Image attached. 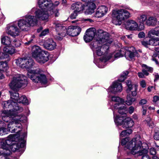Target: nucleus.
<instances>
[{
    "label": "nucleus",
    "instance_id": "23",
    "mask_svg": "<svg viewBox=\"0 0 159 159\" xmlns=\"http://www.w3.org/2000/svg\"><path fill=\"white\" fill-rule=\"evenodd\" d=\"M43 46L46 49L49 51H52L56 48L57 44L52 39H48L45 41Z\"/></svg>",
    "mask_w": 159,
    "mask_h": 159
},
{
    "label": "nucleus",
    "instance_id": "44",
    "mask_svg": "<svg viewBox=\"0 0 159 159\" xmlns=\"http://www.w3.org/2000/svg\"><path fill=\"white\" fill-rule=\"evenodd\" d=\"M128 74L129 72L128 71H124L118 79V81L120 82L123 81L126 78V76Z\"/></svg>",
    "mask_w": 159,
    "mask_h": 159
},
{
    "label": "nucleus",
    "instance_id": "51",
    "mask_svg": "<svg viewBox=\"0 0 159 159\" xmlns=\"http://www.w3.org/2000/svg\"><path fill=\"white\" fill-rule=\"evenodd\" d=\"M48 29H46L41 32L40 34H39V36L40 37L45 36L48 33Z\"/></svg>",
    "mask_w": 159,
    "mask_h": 159
},
{
    "label": "nucleus",
    "instance_id": "63",
    "mask_svg": "<svg viewBox=\"0 0 159 159\" xmlns=\"http://www.w3.org/2000/svg\"><path fill=\"white\" fill-rule=\"evenodd\" d=\"M159 100V97L157 96H155L153 98V102H156Z\"/></svg>",
    "mask_w": 159,
    "mask_h": 159
},
{
    "label": "nucleus",
    "instance_id": "41",
    "mask_svg": "<svg viewBox=\"0 0 159 159\" xmlns=\"http://www.w3.org/2000/svg\"><path fill=\"white\" fill-rule=\"evenodd\" d=\"M136 99L133 98L131 96L130 94L127 95V100L125 102V103L128 106L131 105L132 103L135 101Z\"/></svg>",
    "mask_w": 159,
    "mask_h": 159
},
{
    "label": "nucleus",
    "instance_id": "30",
    "mask_svg": "<svg viewBox=\"0 0 159 159\" xmlns=\"http://www.w3.org/2000/svg\"><path fill=\"white\" fill-rule=\"evenodd\" d=\"M52 5L51 6V10L50 11L51 13H52L51 14H54L55 17H57L60 15L59 9H57L56 10H54L53 8L57 7L59 4L60 2L58 1H56L54 3H53L52 1Z\"/></svg>",
    "mask_w": 159,
    "mask_h": 159
},
{
    "label": "nucleus",
    "instance_id": "64",
    "mask_svg": "<svg viewBox=\"0 0 159 159\" xmlns=\"http://www.w3.org/2000/svg\"><path fill=\"white\" fill-rule=\"evenodd\" d=\"M140 85L143 88L145 87L146 86V84L145 81L144 80L141 81L140 82Z\"/></svg>",
    "mask_w": 159,
    "mask_h": 159
},
{
    "label": "nucleus",
    "instance_id": "6",
    "mask_svg": "<svg viewBox=\"0 0 159 159\" xmlns=\"http://www.w3.org/2000/svg\"><path fill=\"white\" fill-rule=\"evenodd\" d=\"M27 75L33 82L45 84L47 82L46 75L41 74L39 69L29 70Z\"/></svg>",
    "mask_w": 159,
    "mask_h": 159
},
{
    "label": "nucleus",
    "instance_id": "18",
    "mask_svg": "<svg viewBox=\"0 0 159 159\" xmlns=\"http://www.w3.org/2000/svg\"><path fill=\"white\" fill-rule=\"evenodd\" d=\"M96 29L94 28H90L87 30L85 35L84 36V39L86 42L91 41L94 37L96 39Z\"/></svg>",
    "mask_w": 159,
    "mask_h": 159
},
{
    "label": "nucleus",
    "instance_id": "4",
    "mask_svg": "<svg viewBox=\"0 0 159 159\" xmlns=\"http://www.w3.org/2000/svg\"><path fill=\"white\" fill-rule=\"evenodd\" d=\"M32 57L38 63L43 64L49 59V53L47 51L42 49L41 48L34 45L32 47Z\"/></svg>",
    "mask_w": 159,
    "mask_h": 159
},
{
    "label": "nucleus",
    "instance_id": "38",
    "mask_svg": "<svg viewBox=\"0 0 159 159\" xmlns=\"http://www.w3.org/2000/svg\"><path fill=\"white\" fill-rule=\"evenodd\" d=\"M108 57H110V60L114 57L115 59H117L120 57H122L123 55L121 54V52L120 51L115 52L112 54H110L107 56Z\"/></svg>",
    "mask_w": 159,
    "mask_h": 159
},
{
    "label": "nucleus",
    "instance_id": "53",
    "mask_svg": "<svg viewBox=\"0 0 159 159\" xmlns=\"http://www.w3.org/2000/svg\"><path fill=\"white\" fill-rule=\"evenodd\" d=\"M78 12L74 11V12L71 14L70 16V18L71 19H75L78 15Z\"/></svg>",
    "mask_w": 159,
    "mask_h": 159
},
{
    "label": "nucleus",
    "instance_id": "62",
    "mask_svg": "<svg viewBox=\"0 0 159 159\" xmlns=\"http://www.w3.org/2000/svg\"><path fill=\"white\" fill-rule=\"evenodd\" d=\"M138 37L140 38H143L145 37V34L143 32H139L138 34Z\"/></svg>",
    "mask_w": 159,
    "mask_h": 159
},
{
    "label": "nucleus",
    "instance_id": "35",
    "mask_svg": "<svg viewBox=\"0 0 159 159\" xmlns=\"http://www.w3.org/2000/svg\"><path fill=\"white\" fill-rule=\"evenodd\" d=\"M152 35L157 36H159V27H157L149 31L148 33V37L151 38Z\"/></svg>",
    "mask_w": 159,
    "mask_h": 159
},
{
    "label": "nucleus",
    "instance_id": "1",
    "mask_svg": "<svg viewBox=\"0 0 159 159\" xmlns=\"http://www.w3.org/2000/svg\"><path fill=\"white\" fill-rule=\"evenodd\" d=\"M22 139L21 138L18 142H16L18 140L15 134H10L8 136L5 140H3L0 142L1 147L0 148V152L3 153V151H7L9 150L10 152H15L17 150H24L22 148H24L26 145V141L24 138L26 137V134L24 133Z\"/></svg>",
    "mask_w": 159,
    "mask_h": 159
},
{
    "label": "nucleus",
    "instance_id": "60",
    "mask_svg": "<svg viewBox=\"0 0 159 159\" xmlns=\"http://www.w3.org/2000/svg\"><path fill=\"white\" fill-rule=\"evenodd\" d=\"M154 41L155 40L153 39V38L149 40L148 41L149 45L153 46H156V44H155L154 42Z\"/></svg>",
    "mask_w": 159,
    "mask_h": 159
},
{
    "label": "nucleus",
    "instance_id": "17",
    "mask_svg": "<svg viewBox=\"0 0 159 159\" xmlns=\"http://www.w3.org/2000/svg\"><path fill=\"white\" fill-rule=\"evenodd\" d=\"M124 49L126 50L125 52V57H128L132 60L135 56L137 57H140V55L138 53V52L133 47H126L124 48Z\"/></svg>",
    "mask_w": 159,
    "mask_h": 159
},
{
    "label": "nucleus",
    "instance_id": "9",
    "mask_svg": "<svg viewBox=\"0 0 159 159\" xmlns=\"http://www.w3.org/2000/svg\"><path fill=\"white\" fill-rule=\"evenodd\" d=\"M25 118L21 114H19L15 117V120L9 122L7 125L8 131L11 133H19L21 130L22 125L20 123L21 121Z\"/></svg>",
    "mask_w": 159,
    "mask_h": 159
},
{
    "label": "nucleus",
    "instance_id": "45",
    "mask_svg": "<svg viewBox=\"0 0 159 159\" xmlns=\"http://www.w3.org/2000/svg\"><path fill=\"white\" fill-rule=\"evenodd\" d=\"M8 68L7 64L6 61L5 62H0V70L3 71L6 70Z\"/></svg>",
    "mask_w": 159,
    "mask_h": 159
},
{
    "label": "nucleus",
    "instance_id": "29",
    "mask_svg": "<svg viewBox=\"0 0 159 159\" xmlns=\"http://www.w3.org/2000/svg\"><path fill=\"white\" fill-rule=\"evenodd\" d=\"M87 7V8L85 11L86 14L91 15L94 12L96 7L94 3L93 2H89L88 3Z\"/></svg>",
    "mask_w": 159,
    "mask_h": 159
},
{
    "label": "nucleus",
    "instance_id": "22",
    "mask_svg": "<svg viewBox=\"0 0 159 159\" xmlns=\"http://www.w3.org/2000/svg\"><path fill=\"white\" fill-rule=\"evenodd\" d=\"M122 89L121 84L117 81L114 82L112 85L108 89V91L114 93L121 92Z\"/></svg>",
    "mask_w": 159,
    "mask_h": 159
},
{
    "label": "nucleus",
    "instance_id": "52",
    "mask_svg": "<svg viewBox=\"0 0 159 159\" xmlns=\"http://www.w3.org/2000/svg\"><path fill=\"white\" fill-rule=\"evenodd\" d=\"M129 140V139L128 138H126L122 139L121 141V144L122 145H125Z\"/></svg>",
    "mask_w": 159,
    "mask_h": 159
},
{
    "label": "nucleus",
    "instance_id": "28",
    "mask_svg": "<svg viewBox=\"0 0 159 159\" xmlns=\"http://www.w3.org/2000/svg\"><path fill=\"white\" fill-rule=\"evenodd\" d=\"M134 121L130 118L127 117L125 118L122 124V126L124 128H127L132 127L134 125Z\"/></svg>",
    "mask_w": 159,
    "mask_h": 159
},
{
    "label": "nucleus",
    "instance_id": "48",
    "mask_svg": "<svg viewBox=\"0 0 159 159\" xmlns=\"http://www.w3.org/2000/svg\"><path fill=\"white\" fill-rule=\"evenodd\" d=\"M20 45V41L17 40H14L11 43V45L13 47H14V46L16 47H19Z\"/></svg>",
    "mask_w": 159,
    "mask_h": 159
},
{
    "label": "nucleus",
    "instance_id": "46",
    "mask_svg": "<svg viewBox=\"0 0 159 159\" xmlns=\"http://www.w3.org/2000/svg\"><path fill=\"white\" fill-rule=\"evenodd\" d=\"M102 48H104V47L103 48L102 46L98 47V48L95 49L94 52H93L94 55L96 54L98 56H101L103 53L102 51L101 50Z\"/></svg>",
    "mask_w": 159,
    "mask_h": 159
},
{
    "label": "nucleus",
    "instance_id": "16",
    "mask_svg": "<svg viewBox=\"0 0 159 159\" xmlns=\"http://www.w3.org/2000/svg\"><path fill=\"white\" fill-rule=\"evenodd\" d=\"M111 101L117 102L115 104L113 107L115 110L126 109L125 105L124 104V100L120 98L115 96L111 97Z\"/></svg>",
    "mask_w": 159,
    "mask_h": 159
},
{
    "label": "nucleus",
    "instance_id": "10",
    "mask_svg": "<svg viewBox=\"0 0 159 159\" xmlns=\"http://www.w3.org/2000/svg\"><path fill=\"white\" fill-rule=\"evenodd\" d=\"M16 63L21 68L27 69L31 68L34 64L33 60L27 57L18 58L16 60Z\"/></svg>",
    "mask_w": 159,
    "mask_h": 159
},
{
    "label": "nucleus",
    "instance_id": "55",
    "mask_svg": "<svg viewBox=\"0 0 159 159\" xmlns=\"http://www.w3.org/2000/svg\"><path fill=\"white\" fill-rule=\"evenodd\" d=\"M150 153L151 155H154L156 154V150L153 148H151L150 149Z\"/></svg>",
    "mask_w": 159,
    "mask_h": 159
},
{
    "label": "nucleus",
    "instance_id": "8",
    "mask_svg": "<svg viewBox=\"0 0 159 159\" xmlns=\"http://www.w3.org/2000/svg\"><path fill=\"white\" fill-rule=\"evenodd\" d=\"M130 13L126 10L120 9L118 10H113L112 13L113 18L112 22L116 25H120L121 21L130 16Z\"/></svg>",
    "mask_w": 159,
    "mask_h": 159
},
{
    "label": "nucleus",
    "instance_id": "3",
    "mask_svg": "<svg viewBox=\"0 0 159 159\" xmlns=\"http://www.w3.org/2000/svg\"><path fill=\"white\" fill-rule=\"evenodd\" d=\"M139 138H134L129 142L126 146L128 149L131 150V153L137 156H143L142 159H151L147 154L148 150L143 148L141 145L142 142L139 140Z\"/></svg>",
    "mask_w": 159,
    "mask_h": 159
},
{
    "label": "nucleus",
    "instance_id": "47",
    "mask_svg": "<svg viewBox=\"0 0 159 159\" xmlns=\"http://www.w3.org/2000/svg\"><path fill=\"white\" fill-rule=\"evenodd\" d=\"M27 39V42L25 43L26 45H29L33 42L34 39L35 38L34 35H29Z\"/></svg>",
    "mask_w": 159,
    "mask_h": 159
},
{
    "label": "nucleus",
    "instance_id": "58",
    "mask_svg": "<svg viewBox=\"0 0 159 159\" xmlns=\"http://www.w3.org/2000/svg\"><path fill=\"white\" fill-rule=\"evenodd\" d=\"M146 121L147 122L149 126L152 127L153 125V123L151 121V118L150 117H148L146 119Z\"/></svg>",
    "mask_w": 159,
    "mask_h": 159
},
{
    "label": "nucleus",
    "instance_id": "40",
    "mask_svg": "<svg viewBox=\"0 0 159 159\" xmlns=\"http://www.w3.org/2000/svg\"><path fill=\"white\" fill-rule=\"evenodd\" d=\"M157 22L156 18L153 17H150L146 22V24L148 25H154Z\"/></svg>",
    "mask_w": 159,
    "mask_h": 159
},
{
    "label": "nucleus",
    "instance_id": "25",
    "mask_svg": "<svg viewBox=\"0 0 159 159\" xmlns=\"http://www.w3.org/2000/svg\"><path fill=\"white\" fill-rule=\"evenodd\" d=\"M110 57L108 58L107 56H105L100 58L98 61H96V58L94 57V62L99 68H103L106 65V62L110 60Z\"/></svg>",
    "mask_w": 159,
    "mask_h": 159
},
{
    "label": "nucleus",
    "instance_id": "34",
    "mask_svg": "<svg viewBox=\"0 0 159 159\" xmlns=\"http://www.w3.org/2000/svg\"><path fill=\"white\" fill-rule=\"evenodd\" d=\"M30 102L27 99L25 95H23L19 97L17 100V102L19 103H22L25 105H28Z\"/></svg>",
    "mask_w": 159,
    "mask_h": 159
},
{
    "label": "nucleus",
    "instance_id": "49",
    "mask_svg": "<svg viewBox=\"0 0 159 159\" xmlns=\"http://www.w3.org/2000/svg\"><path fill=\"white\" fill-rule=\"evenodd\" d=\"M142 67L143 68L146 69L148 72L152 73L153 71V68L152 67L148 66L145 64H143Z\"/></svg>",
    "mask_w": 159,
    "mask_h": 159
},
{
    "label": "nucleus",
    "instance_id": "54",
    "mask_svg": "<svg viewBox=\"0 0 159 159\" xmlns=\"http://www.w3.org/2000/svg\"><path fill=\"white\" fill-rule=\"evenodd\" d=\"M155 52L153 55L155 57H158V58H159V48H155Z\"/></svg>",
    "mask_w": 159,
    "mask_h": 159
},
{
    "label": "nucleus",
    "instance_id": "24",
    "mask_svg": "<svg viewBox=\"0 0 159 159\" xmlns=\"http://www.w3.org/2000/svg\"><path fill=\"white\" fill-rule=\"evenodd\" d=\"M38 4L39 8L49 11L51 10V6L52 5L51 0H38Z\"/></svg>",
    "mask_w": 159,
    "mask_h": 159
},
{
    "label": "nucleus",
    "instance_id": "2",
    "mask_svg": "<svg viewBox=\"0 0 159 159\" xmlns=\"http://www.w3.org/2000/svg\"><path fill=\"white\" fill-rule=\"evenodd\" d=\"M27 77L23 75L17 74L13 77L12 81L9 84L11 90L9 91L11 100L17 103V100L19 98V95L17 91L19 88L23 86H25L27 84Z\"/></svg>",
    "mask_w": 159,
    "mask_h": 159
},
{
    "label": "nucleus",
    "instance_id": "59",
    "mask_svg": "<svg viewBox=\"0 0 159 159\" xmlns=\"http://www.w3.org/2000/svg\"><path fill=\"white\" fill-rule=\"evenodd\" d=\"M141 43L142 45L148 48L149 45L148 41H141Z\"/></svg>",
    "mask_w": 159,
    "mask_h": 159
},
{
    "label": "nucleus",
    "instance_id": "19",
    "mask_svg": "<svg viewBox=\"0 0 159 159\" xmlns=\"http://www.w3.org/2000/svg\"><path fill=\"white\" fill-rule=\"evenodd\" d=\"M126 84L128 87L126 90L127 93H129L131 92L132 96H136L137 94V85L136 84H132L131 81L129 80H127L126 81Z\"/></svg>",
    "mask_w": 159,
    "mask_h": 159
},
{
    "label": "nucleus",
    "instance_id": "37",
    "mask_svg": "<svg viewBox=\"0 0 159 159\" xmlns=\"http://www.w3.org/2000/svg\"><path fill=\"white\" fill-rule=\"evenodd\" d=\"M2 152L3 153L0 152V159H10L8 156L11 154V152L7 150L6 152L3 151Z\"/></svg>",
    "mask_w": 159,
    "mask_h": 159
},
{
    "label": "nucleus",
    "instance_id": "21",
    "mask_svg": "<svg viewBox=\"0 0 159 159\" xmlns=\"http://www.w3.org/2000/svg\"><path fill=\"white\" fill-rule=\"evenodd\" d=\"M81 29L77 26L70 25L67 29V34L72 37L78 35L81 31Z\"/></svg>",
    "mask_w": 159,
    "mask_h": 159
},
{
    "label": "nucleus",
    "instance_id": "20",
    "mask_svg": "<svg viewBox=\"0 0 159 159\" xmlns=\"http://www.w3.org/2000/svg\"><path fill=\"white\" fill-rule=\"evenodd\" d=\"M6 32L8 35L15 37L19 35L20 31L16 25L12 24L7 27Z\"/></svg>",
    "mask_w": 159,
    "mask_h": 159
},
{
    "label": "nucleus",
    "instance_id": "57",
    "mask_svg": "<svg viewBox=\"0 0 159 159\" xmlns=\"http://www.w3.org/2000/svg\"><path fill=\"white\" fill-rule=\"evenodd\" d=\"M147 102V100L145 99H141L139 102V104L140 105L143 106L146 104Z\"/></svg>",
    "mask_w": 159,
    "mask_h": 159
},
{
    "label": "nucleus",
    "instance_id": "36",
    "mask_svg": "<svg viewBox=\"0 0 159 159\" xmlns=\"http://www.w3.org/2000/svg\"><path fill=\"white\" fill-rule=\"evenodd\" d=\"M129 24V29L131 30H136L138 26L137 23L134 20H130L128 23Z\"/></svg>",
    "mask_w": 159,
    "mask_h": 159
},
{
    "label": "nucleus",
    "instance_id": "15",
    "mask_svg": "<svg viewBox=\"0 0 159 159\" xmlns=\"http://www.w3.org/2000/svg\"><path fill=\"white\" fill-rule=\"evenodd\" d=\"M35 8H33L31 10L30 13L32 14L34 11L35 15L37 19L39 20H45L48 19L49 15L47 11L42 9H38L37 10Z\"/></svg>",
    "mask_w": 159,
    "mask_h": 159
},
{
    "label": "nucleus",
    "instance_id": "14",
    "mask_svg": "<svg viewBox=\"0 0 159 159\" xmlns=\"http://www.w3.org/2000/svg\"><path fill=\"white\" fill-rule=\"evenodd\" d=\"M20 112H8L7 111L4 110L2 112L1 116L3 120L5 122H9L10 120L11 121L12 120H15V118L18 116Z\"/></svg>",
    "mask_w": 159,
    "mask_h": 159
},
{
    "label": "nucleus",
    "instance_id": "31",
    "mask_svg": "<svg viewBox=\"0 0 159 159\" xmlns=\"http://www.w3.org/2000/svg\"><path fill=\"white\" fill-rule=\"evenodd\" d=\"M3 50L4 52L6 53L8 55H12L15 52L14 47L10 45L6 46L3 48Z\"/></svg>",
    "mask_w": 159,
    "mask_h": 159
},
{
    "label": "nucleus",
    "instance_id": "33",
    "mask_svg": "<svg viewBox=\"0 0 159 159\" xmlns=\"http://www.w3.org/2000/svg\"><path fill=\"white\" fill-rule=\"evenodd\" d=\"M95 39L96 40L92 42L90 44V48L92 49L93 52H94L95 49L98 48V47L101 46V44L98 40L97 39V38Z\"/></svg>",
    "mask_w": 159,
    "mask_h": 159
},
{
    "label": "nucleus",
    "instance_id": "27",
    "mask_svg": "<svg viewBox=\"0 0 159 159\" xmlns=\"http://www.w3.org/2000/svg\"><path fill=\"white\" fill-rule=\"evenodd\" d=\"M85 6L80 2H77L73 4L71 6V8L78 12L82 11L84 8Z\"/></svg>",
    "mask_w": 159,
    "mask_h": 159
},
{
    "label": "nucleus",
    "instance_id": "7",
    "mask_svg": "<svg viewBox=\"0 0 159 159\" xmlns=\"http://www.w3.org/2000/svg\"><path fill=\"white\" fill-rule=\"evenodd\" d=\"M97 39L101 44H103V48L105 47L106 50L109 48V46L112 42V39L110 38L109 34L107 32L103 31L101 29L98 30L96 32Z\"/></svg>",
    "mask_w": 159,
    "mask_h": 159
},
{
    "label": "nucleus",
    "instance_id": "26",
    "mask_svg": "<svg viewBox=\"0 0 159 159\" xmlns=\"http://www.w3.org/2000/svg\"><path fill=\"white\" fill-rule=\"evenodd\" d=\"M107 11V8L104 6L99 7L96 10L95 16L97 18H100L105 15Z\"/></svg>",
    "mask_w": 159,
    "mask_h": 159
},
{
    "label": "nucleus",
    "instance_id": "13",
    "mask_svg": "<svg viewBox=\"0 0 159 159\" xmlns=\"http://www.w3.org/2000/svg\"><path fill=\"white\" fill-rule=\"evenodd\" d=\"M55 27L57 35L55 38L57 40H61L63 39V37L67 34V29L66 27L59 23H55Z\"/></svg>",
    "mask_w": 159,
    "mask_h": 159
},
{
    "label": "nucleus",
    "instance_id": "39",
    "mask_svg": "<svg viewBox=\"0 0 159 159\" xmlns=\"http://www.w3.org/2000/svg\"><path fill=\"white\" fill-rule=\"evenodd\" d=\"M139 22L140 23L141 25V30H143L144 29V24L145 21L147 20L146 16L144 15H141L139 18Z\"/></svg>",
    "mask_w": 159,
    "mask_h": 159
},
{
    "label": "nucleus",
    "instance_id": "11",
    "mask_svg": "<svg viewBox=\"0 0 159 159\" xmlns=\"http://www.w3.org/2000/svg\"><path fill=\"white\" fill-rule=\"evenodd\" d=\"M2 104L4 109L9 108L8 112H21L23 111L22 107H19L18 104L11 100L4 102Z\"/></svg>",
    "mask_w": 159,
    "mask_h": 159
},
{
    "label": "nucleus",
    "instance_id": "56",
    "mask_svg": "<svg viewBox=\"0 0 159 159\" xmlns=\"http://www.w3.org/2000/svg\"><path fill=\"white\" fill-rule=\"evenodd\" d=\"M154 138L155 140H159V130L157 132H155L154 135Z\"/></svg>",
    "mask_w": 159,
    "mask_h": 159
},
{
    "label": "nucleus",
    "instance_id": "50",
    "mask_svg": "<svg viewBox=\"0 0 159 159\" xmlns=\"http://www.w3.org/2000/svg\"><path fill=\"white\" fill-rule=\"evenodd\" d=\"M8 55L5 52H0V59H5L8 58Z\"/></svg>",
    "mask_w": 159,
    "mask_h": 159
},
{
    "label": "nucleus",
    "instance_id": "32",
    "mask_svg": "<svg viewBox=\"0 0 159 159\" xmlns=\"http://www.w3.org/2000/svg\"><path fill=\"white\" fill-rule=\"evenodd\" d=\"M5 126L4 122L2 121H0V135H3L8 133L9 131L4 127Z\"/></svg>",
    "mask_w": 159,
    "mask_h": 159
},
{
    "label": "nucleus",
    "instance_id": "61",
    "mask_svg": "<svg viewBox=\"0 0 159 159\" xmlns=\"http://www.w3.org/2000/svg\"><path fill=\"white\" fill-rule=\"evenodd\" d=\"M153 39L154 41V42L155 44H156V46L159 45V37H154L153 38Z\"/></svg>",
    "mask_w": 159,
    "mask_h": 159
},
{
    "label": "nucleus",
    "instance_id": "42",
    "mask_svg": "<svg viewBox=\"0 0 159 159\" xmlns=\"http://www.w3.org/2000/svg\"><path fill=\"white\" fill-rule=\"evenodd\" d=\"M1 43L6 46L11 45V41L10 38L7 36H5L1 39Z\"/></svg>",
    "mask_w": 159,
    "mask_h": 159
},
{
    "label": "nucleus",
    "instance_id": "5",
    "mask_svg": "<svg viewBox=\"0 0 159 159\" xmlns=\"http://www.w3.org/2000/svg\"><path fill=\"white\" fill-rule=\"evenodd\" d=\"M38 23V20L36 16L26 15L25 19L19 20L18 25L20 29L23 31H26L29 28L36 25Z\"/></svg>",
    "mask_w": 159,
    "mask_h": 159
},
{
    "label": "nucleus",
    "instance_id": "43",
    "mask_svg": "<svg viewBox=\"0 0 159 159\" xmlns=\"http://www.w3.org/2000/svg\"><path fill=\"white\" fill-rule=\"evenodd\" d=\"M132 132V130L131 129L125 130L122 131L120 134V137H124L128 136Z\"/></svg>",
    "mask_w": 159,
    "mask_h": 159
},
{
    "label": "nucleus",
    "instance_id": "12",
    "mask_svg": "<svg viewBox=\"0 0 159 159\" xmlns=\"http://www.w3.org/2000/svg\"><path fill=\"white\" fill-rule=\"evenodd\" d=\"M113 111L114 121L116 125H122L124 122L125 118L126 116V114L125 112V109H118L116 111L118 112L119 114L116 116L115 113L116 110L114 111L113 108H111Z\"/></svg>",
    "mask_w": 159,
    "mask_h": 159
}]
</instances>
